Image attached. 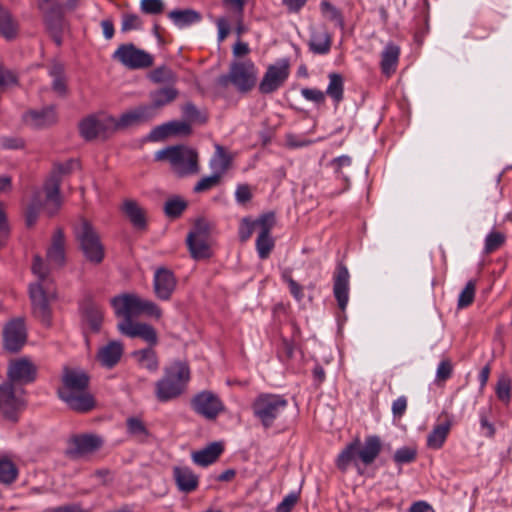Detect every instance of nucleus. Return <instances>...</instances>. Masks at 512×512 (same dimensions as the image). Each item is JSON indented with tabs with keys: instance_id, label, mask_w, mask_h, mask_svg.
<instances>
[{
	"instance_id": "c03bdc74",
	"label": "nucleus",
	"mask_w": 512,
	"mask_h": 512,
	"mask_svg": "<svg viewBox=\"0 0 512 512\" xmlns=\"http://www.w3.org/2000/svg\"><path fill=\"white\" fill-rule=\"evenodd\" d=\"M19 475L16 464L8 458L0 459V483L4 485L13 484Z\"/></svg>"
},
{
	"instance_id": "6e6552de",
	"label": "nucleus",
	"mask_w": 512,
	"mask_h": 512,
	"mask_svg": "<svg viewBox=\"0 0 512 512\" xmlns=\"http://www.w3.org/2000/svg\"><path fill=\"white\" fill-rule=\"evenodd\" d=\"M75 167H78V161L74 159H70L65 163H57L53 166V170L43 187L47 199V207L51 214H55L62 204L60 195L62 176L70 173Z\"/></svg>"
},
{
	"instance_id": "ea45409f",
	"label": "nucleus",
	"mask_w": 512,
	"mask_h": 512,
	"mask_svg": "<svg viewBox=\"0 0 512 512\" xmlns=\"http://www.w3.org/2000/svg\"><path fill=\"white\" fill-rule=\"evenodd\" d=\"M328 79L325 96L328 95L338 105L344 99V79L339 73H330Z\"/></svg>"
},
{
	"instance_id": "37998d69",
	"label": "nucleus",
	"mask_w": 512,
	"mask_h": 512,
	"mask_svg": "<svg viewBox=\"0 0 512 512\" xmlns=\"http://www.w3.org/2000/svg\"><path fill=\"white\" fill-rule=\"evenodd\" d=\"M507 235L505 232L492 229L484 239L483 253L489 255L503 247L506 243Z\"/></svg>"
},
{
	"instance_id": "b1692460",
	"label": "nucleus",
	"mask_w": 512,
	"mask_h": 512,
	"mask_svg": "<svg viewBox=\"0 0 512 512\" xmlns=\"http://www.w3.org/2000/svg\"><path fill=\"white\" fill-rule=\"evenodd\" d=\"M46 257L49 264L53 267L59 268L65 264V236L62 229H57L53 233Z\"/></svg>"
},
{
	"instance_id": "f3484780",
	"label": "nucleus",
	"mask_w": 512,
	"mask_h": 512,
	"mask_svg": "<svg viewBox=\"0 0 512 512\" xmlns=\"http://www.w3.org/2000/svg\"><path fill=\"white\" fill-rule=\"evenodd\" d=\"M8 382L14 383L16 386L32 383L37 377V367L27 358H20L11 361L7 370Z\"/></svg>"
},
{
	"instance_id": "a19ab883",
	"label": "nucleus",
	"mask_w": 512,
	"mask_h": 512,
	"mask_svg": "<svg viewBox=\"0 0 512 512\" xmlns=\"http://www.w3.org/2000/svg\"><path fill=\"white\" fill-rule=\"evenodd\" d=\"M232 155L229 154L222 146L217 145L214 157L211 159L210 166L214 173L220 177L229 169L232 162Z\"/></svg>"
},
{
	"instance_id": "5701e85b",
	"label": "nucleus",
	"mask_w": 512,
	"mask_h": 512,
	"mask_svg": "<svg viewBox=\"0 0 512 512\" xmlns=\"http://www.w3.org/2000/svg\"><path fill=\"white\" fill-rule=\"evenodd\" d=\"M102 441L93 435H80L73 437L69 442L67 454L73 458H79L99 449Z\"/></svg>"
},
{
	"instance_id": "bf43d9fd",
	"label": "nucleus",
	"mask_w": 512,
	"mask_h": 512,
	"mask_svg": "<svg viewBox=\"0 0 512 512\" xmlns=\"http://www.w3.org/2000/svg\"><path fill=\"white\" fill-rule=\"evenodd\" d=\"M452 373V362L449 359L442 360L437 367L435 382L437 384L444 383L452 376Z\"/></svg>"
},
{
	"instance_id": "aec40b11",
	"label": "nucleus",
	"mask_w": 512,
	"mask_h": 512,
	"mask_svg": "<svg viewBox=\"0 0 512 512\" xmlns=\"http://www.w3.org/2000/svg\"><path fill=\"white\" fill-rule=\"evenodd\" d=\"M177 280L172 271L167 268H158L154 273L153 289L156 297L162 301L171 298L176 289Z\"/></svg>"
},
{
	"instance_id": "f8f14e48",
	"label": "nucleus",
	"mask_w": 512,
	"mask_h": 512,
	"mask_svg": "<svg viewBox=\"0 0 512 512\" xmlns=\"http://www.w3.org/2000/svg\"><path fill=\"white\" fill-rule=\"evenodd\" d=\"M193 411L206 420H215L225 410L220 397L210 390H203L195 394L190 401Z\"/></svg>"
},
{
	"instance_id": "c9c22d12",
	"label": "nucleus",
	"mask_w": 512,
	"mask_h": 512,
	"mask_svg": "<svg viewBox=\"0 0 512 512\" xmlns=\"http://www.w3.org/2000/svg\"><path fill=\"white\" fill-rule=\"evenodd\" d=\"M132 357L137 364L150 372H156L159 369V360L157 353L152 347L136 350L132 353Z\"/></svg>"
},
{
	"instance_id": "0e129e2a",
	"label": "nucleus",
	"mask_w": 512,
	"mask_h": 512,
	"mask_svg": "<svg viewBox=\"0 0 512 512\" xmlns=\"http://www.w3.org/2000/svg\"><path fill=\"white\" fill-rule=\"evenodd\" d=\"M301 95L307 100L314 102L315 104H324L326 96L325 92L316 88H303Z\"/></svg>"
},
{
	"instance_id": "4be33fe9",
	"label": "nucleus",
	"mask_w": 512,
	"mask_h": 512,
	"mask_svg": "<svg viewBox=\"0 0 512 512\" xmlns=\"http://www.w3.org/2000/svg\"><path fill=\"white\" fill-rule=\"evenodd\" d=\"M349 278L347 267L339 264L334 273L333 294L342 311L346 309L349 301Z\"/></svg>"
},
{
	"instance_id": "49530a36",
	"label": "nucleus",
	"mask_w": 512,
	"mask_h": 512,
	"mask_svg": "<svg viewBox=\"0 0 512 512\" xmlns=\"http://www.w3.org/2000/svg\"><path fill=\"white\" fill-rule=\"evenodd\" d=\"M128 433L140 442H144L149 437V431L144 422L136 417L128 418L126 421Z\"/></svg>"
},
{
	"instance_id": "2f4dec72",
	"label": "nucleus",
	"mask_w": 512,
	"mask_h": 512,
	"mask_svg": "<svg viewBox=\"0 0 512 512\" xmlns=\"http://www.w3.org/2000/svg\"><path fill=\"white\" fill-rule=\"evenodd\" d=\"M223 450L224 447L221 442H213L205 448L193 452L192 459L197 465L205 467L214 463L222 454Z\"/></svg>"
},
{
	"instance_id": "1a4fd4ad",
	"label": "nucleus",
	"mask_w": 512,
	"mask_h": 512,
	"mask_svg": "<svg viewBox=\"0 0 512 512\" xmlns=\"http://www.w3.org/2000/svg\"><path fill=\"white\" fill-rule=\"evenodd\" d=\"M24 389L12 382L5 381L0 385V411L4 419L13 423L25 408Z\"/></svg>"
},
{
	"instance_id": "c85d7f7f",
	"label": "nucleus",
	"mask_w": 512,
	"mask_h": 512,
	"mask_svg": "<svg viewBox=\"0 0 512 512\" xmlns=\"http://www.w3.org/2000/svg\"><path fill=\"white\" fill-rule=\"evenodd\" d=\"M400 56V47L390 42L381 52L380 68L382 73L390 77L396 72Z\"/></svg>"
},
{
	"instance_id": "603ef678",
	"label": "nucleus",
	"mask_w": 512,
	"mask_h": 512,
	"mask_svg": "<svg viewBox=\"0 0 512 512\" xmlns=\"http://www.w3.org/2000/svg\"><path fill=\"white\" fill-rule=\"evenodd\" d=\"M274 247V240L270 234H260L256 239V249L261 259H266Z\"/></svg>"
},
{
	"instance_id": "9d476101",
	"label": "nucleus",
	"mask_w": 512,
	"mask_h": 512,
	"mask_svg": "<svg viewBox=\"0 0 512 512\" xmlns=\"http://www.w3.org/2000/svg\"><path fill=\"white\" fill-rule=\"evenodd\" d=\"M75 236L86 259L95 264L101 263L104 259V247L91 223L81 220L75 228Z\"/></svg>"
},
{
	"instance_id": "a878e982",
	"label": "nucleus",
	"mask_w": 512,
	"mask_h": 512,
	"mask_svg": "<svg viewBox=\"0 0 512 512\" xmlns=\"http://www.w3.org/2000/svg\"><path fill=\"white\" fill-rule=\"evenodd\" d=\"M81 312L89 327L95 332L99 331L103 322V310L100 305L91 298H86L81 304Z\"/></svg>"
},
{
	"instance_id": "e433bc0d",
	"label": "nucleus",
	"mask_w": 512,
	"mask_h": 512,
	"mask_svg": "<svg viewBox=\"0 0 512 512\" xmlns=\"http://www.w3.org/2000/svg\"><path fill=\"white\" fill-rule=\"evenodd\" d=\"M168 17L179 28H183L198 23L202 19V15L198 11L193 9L172 10L171 12H169Z\"/></svg>"
},
{
	"instance_id": "20e7f679",
	"label": "nucleus",
	"mask_w": 512,
	"mask_h": 512,
	"mask_svg": "<svg viewBox=\"0 0 512 512\" xmlns=\"http://www.w3.org/2000/svg\"><path fill=\"white\" fill-rule=\"evenodd\" d=\"M115 315L122 320H132L133 317L145 314L156 319L161 318L162 310L153 301L134 293H124L111 299Z\"/></svg>"
},
{
	"instance_id": "4468645a",
	"label": "nucleus",
	"mask_w": 512,
	"mask_h": 512,
	"mask_svg": "<svg viewBox=\"0 0 512 512\" xmlns=\"http://www.w3.org/2000/svg\"><path fill=\"white\" fill-rule=\"evenodd\" d=\"M290 74L288 59H281L274 65L268 66L260 84L259 91L262 94H271L284 85Z\"/></svg>"
},
{
	"instance_id": "8fccbe9b",
	"label": "nucleus",
	"mask_w": 512,
	"mask_h": 512,
	"mask_svg": "<svg viewBox=\"0 0 512 512\" xmlns=\"http://www.w3.org/2000/svg\"><path fill=\"white\" fill-rule=\"evenodd\" d=\"M475 291H476V281L469 280L466 283L464 289L459 294L458 303H457L458 308L463 309V308L470 306L474 301Z\"/></svg>"
},
{
	"instance_id": "7ed1b4c3",
	"label": "nucleus",
	"mask_w": 512,
	"mask_h": 512,
	"mask_svg": "<svg viewBox=\"0 0 512 512\" xmlns=\"http://www.w3.org/2000/svg\"><path fill=\"white\" fill-rule=\"evenodd\" d=\"M381 450L382 442L379 436H367L363 444L357 438L340 452L336 459V465L342 472H345L351 463L357 466L358 462H361L368 466L376 460Z\"/></svg>"
},
{
	"instance_id": "7c9ffc66",
	"label": "nucleus",
	"mask_w": 512,
	"mask_h": 512,
	"mask_svg": "<svg viewBox=\"0 0 512 512\" xmlns=\"http://www.w3.org/2000/svg\"><path fill=\"white\" fill-rule=\"evenodd\" d=\"M178 96V90L173 86L157 89L150 93L151 103L148 107L153 108V115L156 116L161 108L173 102Z\"/></svg>"
},
{
	"instance_id": "4c0bfd02",
	"label": "nucleus",
	"mask_w": 512,
	"mask_h": 512,
	"mask_svg": "<svg viewBox=\"0 0 512 512\" xmlns=\"http://www.w3.org/2000/svg\"><path fill=\"white\" fill-rule=\"evenodd\" d=\"M42 13L48 30L56 36V34L61 31L63 25V13L61 6L54 3L50 8L42 11Z\"/></svg>"
},
{
	"instance_id": "2eb2a0df",
	"label": "nucleus",
	"mask_w": 512,
	"mask_h": 512,
	"mask_svg": "<svg viewBox=\"0 0 512 512\" xmlns=\"http://www.w3.org/2000/svg\"><path fill=\"white\" fill-rule=\"evenodd\" d=\"M209 228L204 221H198L187 236V245L194 259L211 256Z\"/></svg>"
},
{
	"instance_id": "bb28decb",
	"label": "nucleus",
	"mask_w": 512,
	"mask_h": 512,
	"mask_svg": "<svg viewBox=\"0 0 512 512\" xmlns=\"http://www.w3.org/2000/svg\"><path fill=\"white\" fill-rule=\"evenodd\" d=\"M442 415L445 417V420L435 425L427 436V446L430 449H440L444 445L452 427L451 417L447 413H443Z\"/></svg>"
},
{
	"instance_id": "cd10ccee",
	"label": "nucleus",
	"mask_w": 512,
	"mask_h": 512,
	"mask_svg": "<svg viewBox=\"0 0 512 512\" xmlns=\"http://www.w3.org/2000/svg\"><path fill=\"white\" fill-rule=\"evenodd\" d=\"M173 476L181 492L191 493L198 487V476L189 467H175Z\"/></svg>"
},
{
	"instance_id": "a211bd4d",
	"label": "nucleus",
	"mask_w": 512,
	"mask_h": 512,
	"mask_svg": "<svg viewBox=\"0 0 512 512\" xmlns=\"http://www.w3.org/2000/svg\"><path fill=\"white\" fill-rule=\"evenodd\" d=\"M119 332L127 337H139L147 342L150 346L158 343V335L154 327L142 322H134L133 320H121L117 324Z\"/></svg>"
},
{
	"instance_id": "423d86ee",
	"label": "nucleus",
	"mask_w": 512,
	"mask_h": 512,
	"mask_svg": "<svg viewBox=\"0 0 512 512\" xmlns=\"http://www.w3.org/2000/svg\"><path fill=\"white\" fill-rule=\"evenodd\" d=\"M256 80L257 68L247 59L232 62L229 73L219 76L216 83L221 88H226L231 83L239 92L245 93L255 86Z\"/></svg>"
},
{
	"instance_id": "680f3d73",
	"label": "nucleus",
	"mask_w": 512,
	"mask_h": 512,
	"mask_svg": "<svg viewBox=\"0 0 512 512\" xmlns=\"http://www.w3.org/2000/svg\"><path fill=\"white\" fill-rule=\"evenodd\" d=\"M255 226L259 227L260 234H270L271 229L275 225V214L273 212L266 213L254 221Z\"/></svg>"
},
{
	"instance_id": "0eeeda50",
	"label": "nucleus",
	"mask_w": 512,
	"mask_h": 512,
	"mask_svg": "<svg viewBox=\"0 0 512 512\" xmlns=\"http://www.w3.org/2000/svg\"><path fill=\"white\" fill-rule=\"evenodd\" d=\"M288 406L287 399L279 394L261 393L252 403L254 416L265 429L271 428Z\"/></svg>"
},
{
	"instance_id": "79ce46f5",
	"label": "nucleus",
	"mask_w": 512,
	"mask_h": 512,
	"mask_svg": "<svg viewBox=\"0 0 512 512\" xmlns=\"http://www.w3.org/2000/svg\"><path fill=\"white\" fill-rule=\"evenodd\" d=\"M18 23L14 20L9 10L0 5V34L10 40L16 37Z\"/></svg>"
},
{
	"instance_id": "f03ea898",
	"label": "nucleus",
	"mask_w": 512,
	"mask_h": 512,
	"mask_svg": "<svg viewBox=\"0 0 512 512\" xmlns=\"http://www.w3.org/2000/svg\"><path fill=\"white\" fill-rule=\"evenodd\" d=\"M191 378L189 365L175 361L166 367L163 376L155 383V396L159 402H168L181 396Z\"/></svg>"
},
{
	"instance_id": "f704fd0d",
	"label": "nucleus",
	"mask_w": 512,
	"mask_h": 512,
	"mask_svg": "<svg viewBox=\"0 0 512 512\" xmlns=\"http://www.w3.org/2000/svg\"><path fill=\"white\" fill-rule=\"evenodd\" d=\"M332 44L331 35L326 29L314 30L309 41V48L315 54H327Z\"/></svg>"
},
{
	"instance_id": "72a5a7b5",
	"label": "nucleus",
	"mask_w": 512,
	"mask_h": 512,
	"mask_svg": "<svg viewBox=\"0 0 512 512\" xmlns=\"http://www.w3.org/2000/svg\"><path fill=\"white\" fill-rule=\"evenodd\" d=\"M42 208L45 209L50 216L53 215L48 210L47 199H46L44 190L43 191L37 190V191H35L33 198L31 200V203L28 206L27 211H26L27 226L31 227L35 224V222L38 218V213Z\"/></svg>"
},
{
	"instance_id": "338daca9",
	"label": "nucleus",
	"mask_w": 512,
	"mask_h": 512,
	"mask_svg": "<svg viewBox=\"0 0 512 512\" xmlns=\"http://www.w3.org/2000/svg\"><path fill=\"white\" fill-rule=\"evenodd\" d=\"M171 136L170 128L168 123L156 126L153 128L147 136V139L152 142H157L164 140L165 138Z\"/></svg>"
},
{
	"instance_id": "f257e3e1",
	"label": "nucleus",
	"mask_w": 512,
	"mask_h": 512,
	"mask_svg": "<svg viewBox=\"0 0 512 512\" xmlns=\"http://www.w3.org/2000/svg\"><path fill=\"white\" fill-rule=\"evenodd\" d=\"M89 376L82 370L64 368L59 397L73 410L87 412L94 408L95 401L88 391Z\"/></svg>"
},
{
	"instance_id": "e2e57ef3",
	"label": "nucleus",
	"mask_w": 512,
	"mask_h": 512,
	"mask_svg": "<svg viewBox=\"0 0 512 512\" xmlns=\"http://www.w3.org/2000/svg\"><path fill=\"white\" fill-rule=\"evenodd\" d=\"M10 235V226L4 211L3 204L0 202V249L3 248Z\"/></svg>"
},
{
	"instance_id": "13d9d810",
	"label": "nucleus",
	"mask_w": 512,
	"mask_h": 512,
	"mask_svg": "<svg viewBox=\"0 0 512 512\" xmlns=\"http://www.w3.org/2000/svg\"><path fill=\"white\" fill-rule=\"evenodd\" d=\"M221 177L219 174L213 173L211 176L201 178L194 186L195 193L206 192L220 183Z\"/></svg>"
},
{
	"instance_id": "de8ad7c7",
	"label": "nucleus",
	"mask_w": 512,
	"mask_h": 512,
	"mask_svg": "<svg viewBox=\"0 0 512 512\" xmlns=\"http://www.w3.org/2000/svg\"><path fill=\"white\" fill-rule=\"evenodd\" d=\"M186 208L187 202L179 196L169 198L164 204V212L169 218L179 217Z\"/></svg>"
},
{
	"instance_id": "dca6fc26",
	"label": "nucleus",
	"mask_w": 512,
	"mask_h": 512,
	"mask_svg": "<svg viewBox=\"0 0 512 512\" xmlns=\"http://www.w3.org/2000/svg\"><path fill=\"white\" fill-rule=\"evenodd\" d=\"M116 118L105 115H92L83 119L79 125L81 136L86 140H93L98 136L115 131Z\"/></svg>"
},
{
	"instance_id": "3c124183",
	"label": "nucleus",
	"mask_w": 512,
	"mask_h": 512,
	"mask_svg": "<svg viewBox=\"0 0 512 512\" xmlns=\"http://www.w3.org/2000/svg\"><path fill=\"white\" fill-rule=\"evenodd\" d=\"M320 9L322 14L328 18L330 21H333L339 27H344V19L339 9H337L334 5H332L328 1H322L320 4Z\"/></svg>"
},
{
	"instance_id": "052dcab7",
	"label": "nucleus",
	"mask_w": 512,
	"mask_h": 512,
	"mask_svg": "<svg viewBox=\"0 0 512 512\" xmlns=\"http://www.w3.org/2000/svg\"><path fill=\"white\" fill-rule=\"evenodd\" d=\"M163 0H141L140 9L143 13L149 15H158L164 11Z\"/></svg>"
},
{
	"instance_id": "69168bd1",
	"label": "nucleus",
	"mask_w": 512,
	"mask_h": 512,
	"mask_svg": "<svg viewBox=\"0 0 512 512\" xmlns=\"http://www.w3.org/2000/svg\"><path fill=\"white\" fill-rule=\"evenodd\" d=\"M299 500V494L291 492L277 505L275 512H291Z\"/></svg>"
},
{
	"instance_id": "6e6d98bb",
	"label": "nucleus",
	"mask_w": 512,
	"mask_h": 512,
	"mask_svg": "<svg viewBox=\"0 0 512 512\" xmlns=\"http://www.w3.org/2000/svg\"><path fill=\"white\" fill-rule=\"evenodd\" d=\"M496 395L499 400L509 403L511 398V379L506 375H502L496 385Z\"/></svg>"
},
{
	"instance_id": "58836bf2",
	"label": "nucleus",
	"mask_w": 512,
	"mask_h": 512,
	"mask_svg": "<svg viewBox=\"0 0 512 512\" xmlns=\"http://www.w3.org/2000/svg\"><path fill=\"white\" fill-rule=\"evenodd\" d=\"M48 74L52 77L53 91L64 96L67 91L64 65L58 62L52 63L48 68Z\"/></svg>"
},
{
	"instance_id": "473e14b6",
	"label": "nucleus",
	"mask_w": 512,
	"mask_h": 512,
	"mask_svg": "<svg viewBox=\"0 0 512 512\" xmlns=\"http://www.w3.org/2000/svg\"><path fill=\"white\" fill-rule=\"evenodd\" d=\"M122 210L135 228L144 229L146 227V212L136 201L126 199L123 202Z\"/></svg>"
},
{
	"instance_id": "09e8293b",
	"label": "nucleus",
	"mask_w": 512,
	"mask_h": 512,
	"mask_svg": "<svg viewBox=\"0 0 512 512\" xmlns=\"http://www.w3.org/2000/svg\"><path fill=\"white\" fill-rule=\"evenodd\" d=\"M149 77L154 83L174 84L177 80L174 72L165 66L154 69Z\"/></svg>"
},
{
	"instance_id": "393cba45",
	"label": "nucleus",
	"mask_w": 512,
	"mask_h": 512,
	"mask_svg": "<svg viewBox=\"0 0 512 512\" xmlns=\"http://www.w3.org/2000/svg\"><path fill=\"white\" fill-rule=\"evenodd\" d=\"M123 351V344L120 341H110L107 345L99 349L97 359L102 366L113 368L120 361Z\"/></svg>"
},
{
	"instance_id": "39448f33",
	"label": "nucleus",
	"mask_w": 512,
	"mask_h": 512,
	"mask_svg": "<svg viewBox=\"0 0 512 512\" xmlns=\"http://www.w3.org/2000/svg\"><path fill=\"white\" fill-rule=\"evenodd\" d=\"M155 159L168 161L171 169L179 176L198 172V155L194 150L185 146H171L159 150L155 153Z\"/></svg>"
},
{
	"instance_id": "864d4df0",
	"label": "nucleus",
	"mask_w": 512,
	"mask_h": 512,
	"mask_svg": "<svg viewBox=\"0 0 512 512\" xmlns=\"http://www.w3.org/2000/svg\"><path fill=\"white\" fill-rule=\"evenodd\" d=\"M18 85V76L15 72L0 64V90L7 91Z\"/></svg>"
},
{
	"instance_id": "6ab92c4d",
	"label": "nucleus",
	"mask_w": 512,
	"mask_h": 512,
	"mask_svg": "<svg viewBox=\"0 0 512 512\" xmlns=\"http://www.w3.org/2000/svg\"><path fill=\"white\" fill-rule=\"evenodd\" d=\"M26 329L22 319H14L6 324L3 331L4 348L17 352L26 342Z\"/></svg>"
},
{
	"instance_id": "ddd939ff",
	"label": "nucleus",
	"mask_w": 512,
	"mask_h": 512,
	"mask_svg": "<svg viewBox=\"0 0 512 512\" xmlns=\"http://www.w3.org/2000/svg\"><path fill=\"white\" fill-rule=\"evenodd\" d=\"M113 58L129 69H144L153 65L152 55L132 43L120 45Z\"/></svg>"
},
{
	"instance_id": "c756f323",
	"label": "nucleus",
	"mask_w": 512,
	"mask_h": 512,
	"mask_svg": "<svg viewBox=\"0 0 512 512\" xmlns=\"http://www.w3.org/2000/svg\"><path fill=\"white\" fill-rule=\"evenodd\" d=\"M25 122L35 128H43L52 125L57 120V115L53 107H46L42 110H31L24 116Z\"/></svg>"
},
{
	"instance_id": "412c9836",
	"label": "nucleus",
	"mask_w": 512,
	"mask_h": 512,
	"mask_svg": "<svg viewBox=\"0 0 512 512\" xmlns=\"http://www.w3.org/2000/svg\"><path fill=\"white\" fill-rule=\"evenodd\" d=\"M154 117L153 108L141 105L123 113L119 119H116L115 130L137 126L151 121Z\"/></svg>"
},
{
	"instance_id": "9b49d317",
	"label": "nucleus",
	"mask_w": 512,
	"mask_h": 512,
	"mask_svg": "<svg viewBox=\"0 0 512 512\" xmlns=\"http://www.w3.org/2000/svg\"><path fill=\"white\" fill-rule=\"evenodd\" d=\"M29 296L35 317L42 323L49 325L51 320L50 303L56 298L54 285L31 283L29 285Z\"/></svg>"
},
{
	"instance_id": "5fc2aeb1",
	"label": "nucleus",
	"mask_w": 512,
	"mask_h": 512,
	"mask_svg": "<svg viewBox=\"0 0 512 512\" xmlns=\"http://www.w3.org/2000/svg\"><path fill=\"white\" fill-rule=\"evenodd\" d=\"M417 450L414 447H401L396 450L393 460L397 465L409 464L416 460Z\"/></svg>"
},
{
	"instance_id": "a18cd8bd",
	"label": "nucleus",
	"mask_w": 512,
	"mask_h": 512,
	"mask_svg": "<svg viewBox=\"0 0 512 512\" xmlns=\"http://www.w3.org/2000/svg\"><path fill=\"white\" fill-rule=\"evenodd\" d=\"M31 269L32 273L37 277V280L34 283L54 285L52 279L49 277L50 269L48 265L45 264L41 256H34Z\"/></svg>"
},
{
	"instance_id": "4d7b16f0",
	"label": "nucleus",
	"mask_w": 512,
	"mask_h": 512,
	"mask_svg": "<svg viewBox=\"0 0 512 512\" xmlns=\"http://www.w3.org/2000/svg\"><path fill=\"white\" fill-rule=\"evenodd\" d=\"M143 26V21L137 14L124 13L122 15L121 31L129 32L132 30H140Z\"/></svg>"
},
{
	"instance_id": "774afa93",
	"label": "nucleus",
	"mask_w": 512,
	"mask_h": 512,
	"mask_svg": "<svg viewBox=\"0 0 512 512\" xmlns=\"http://www.w3.org/2000/svg\"><path fill=\"white\" fill-rule=\"evenodd\" d=\"M254 221H250L247 218L242 219L239 227V238L242 242H246L253 234L255 229Z\"/></svg>"
}]
</instances>
